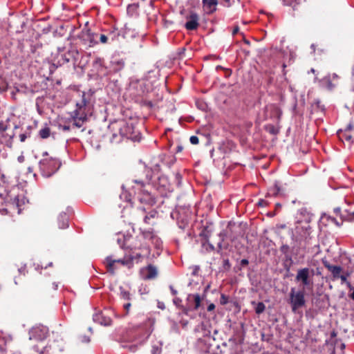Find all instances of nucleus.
I'll return each instance as SVG.
<instances>
[{
	"instance_id": "20",
	"label": "nucleus",
	"mask_w": 354,
	"mask_h": 354,
	"mask_svg": "<svg viewBox=\"0 0 354 354\" xmlns=\"http://www.w3.org/2000/svg\"><path fill=\"white\" fill-rule=\"evenodd\" d=\"M58 225L60 229L68 227V217L66 213H61L58 216Z\"/></svg>"
},
{
	"instance_id": "17",
	"label": "nucleus",
	"mask_w": 354,
	"mask_h": 354,
	"mask_svg": "<svg viewBox=\"0 0 354 354\" xmlns=\"http://www.w3.org/2000/svg\"><path fill=\"white\" fill-rule=\"evenodd\" d=\"M203 4L205 11L211 14L216 11L218 0H203Z\"/></svg>"
},
{
	"instance_id": "19",
	"label": "nucleus",
	"mask_w": 354,
	"mask_h": 354,
	"mask_svg": "<svg viewBox=\"0 0 354 354\" xmlns=\"http://www.w3.org/2000/svg\"><path fill=\"white\" fill-rule=\"evenodd\" d=\"M324 265L331 272L334 279H339L342 272L340 266L331 265L328 261L324 262Z\"/></svg>"
},
{
	"instance_id": "36",
	"label": "nucleus",
	"mask_w": 354,
	"mask_h": 354,
	"mask_svg": "<svg viewBox=\"0 0 354 354\" xmlns=\"http://www.w3.org/2000/svg\"><path fill=\"white\" fill-rule=\"evenodd\" d=\"M80 341L83 343H88L90 342V337L86 335H82L80 337Z\"/></svg>"
},
{
	"instance_id": "50",
	"label": "nucleus",
	"mask_w": 354,
	"mask_h": 354,
	"mask_svg": "<svg viewBox=\"0 0 354 354\" xmlns=\"http://www.w3.org/2000/svg\"><path fill=\"white\" fill-rule=\"evenodd\" d=\"M62 59H63V63H66V62H69V59L66 58L65 55L64 56L62 55Z\"/></svg>"
},
{
	"instance_id": "29",
	"label": "nucleus",
	"mask_w": 354,
	"mask_h": 354,
	"mask_svg": "<svg viewBox=\"0 0 354 354\" xmlns=\"http://www.w3.org/2000/svg\"><path fill=\"white\" fill-rule=\"evenodd\" d=\"M322 81L326 84L327 88L329 90H332L335 87V85L333 84L331 82V79L330 76H326L324 77Z\"/></svg>"
},
{
	"instance_id": "55",
	"label": "nucleus",
	"mask_w": 354,
	"mask_h": 354,
	"mask_svg": "<svg viewBox=\"0 0 354 354\" xmlns=\"http://www.w3.org/2000/svg\"><path fill=\"white\" fill-rule=\"evenodd\" d=\"M210 335V331L207 330L205 332L204 336H209Z\"/></svg>"
},
{
	"instance_id": "15",
	"label": "nucleus",
	"mask_w": 354,
	"mask_h": 354,
	"mask_svg": "<svg viewBox=\"0 0 354 354\" xmlns=\"http://www.w3.org/2000/svg\"><path fill=\"white\" fill-rule=\"evenodd\" d=\"M187 21L185 23V27L187 30H196L199 25L198 15L196 12H192L187 17Z\"/></svg>"
},
{
	"instance_id": "45",
	"label": "nucleus",
	"mask_w": 354,
	"mask_h": 354,
	"mask_svg": "<svg viewBox=\"0 0 354 354\" xmlns=\"http://www.w3.org/2000/svg\"><path fill=\"white\" fill-rule=\"evenodd\" d=\"M199 269H200L199 266H195L194 267L192 274H193L194 275H196V274L198 273V272Z\"/></svg>"
},
{
	"instance_id": "52",
	"label": "nucleus",
	"mask_w": 354,
	"mask_h": 354,
	"mask_svg": "<svg viewBox=\"0 0 354 354\" xmlns=\"http://www.w3.org/2000/svg\"><path fill=\"white\" fill-rule=\"evenodd\" d=\"M182 150H183V147L180 145H178L177 147V152H180V151H182Z\"/></svg>"
},
{
	"instance_id": "7",
	"label": "nucleus",
	"mask_w": 354,
	"mask_h": 354,
	"mask_svg": "<svg viewBox=\"0 0 354 354\" xmlns=\"http://www.w3.org/2000/svg\"><path fill=\"white\" fill-rule=\"evenodd\" d=\"M304 290H296L295 288L290 289L289 303L293 313H296L299 308L304 307L306 304Z\"/></svg>"
},
{
	"instance_id": "57",
	"label": "nucleus",
	"mask_w": 354,
	"mask_h": 354,
	"mask_svg": "<svg viewBox=\"0 0 354 354\" xmlns=\"http://www.w3.org/2000/svg\"><path fill=\"white\" fill-rule=\"evenodd\" d=\"M338 77L336 73H333V79L335 80V79H337Z\"/></svg>"
},
{
	"instance_id": "40",
	"label": "nucleus",
	"mask_w": 354,
	"mask_h": 354,
	"mask_svg": "<svg viewBox=\"0 0 354 354\" xmlns=\"http://www.w3.org/2000/svg\"><path fill=\"white\" fill-rule=\"evenodd\" d=\"M131 306V304L130 302L124 304L123 307L126 310V314H128Z\"/></svg>"
},
{
	"instance_id": "5",
	"label": "nucleus",
	"mask_w": 354,
	"mask_h": 354,
	"mask_svg": "<svg viewBox=\"0 0 354 354\" xmlns=\"http://www.w3.org/2000/svg\"><path fill=\"white\" fill-rule=\"evenodd\" d=\"M314 270L308 268H304L297 270L295 280L299 282L304 289H311L313 285V276Z\"/></svg>"
},
{
	"instance_id": "51",
	"label": "nucleus",
	"mask_w": 354,
	"mask_h": 354,
	"mask_svg": "<svg viewBox=\"0 0 354 354\" xmlns=\"http://www.w3.org/2000/svg\"><path fill=\"white\" fill-rule=\"evenodd\" d=\"M24 157L23 156H20L18 157L19 162H22L24 161Z\"/></svg>"
},
{
	"instance_id": "48",
	"label": "nucleus",
	"mask_w": 354,
	"mask_h": 354,
	"mask_svg": "<svg viewBox=\"0 0 354 354\" xmlns=\"http://www.w3.org/2000/svg\"><path fill=\"white\" fill-rule=\"evenodd\" d=\"M176 179L178 180V185H180V184L181 176H180V175L178 173H177L176 174Z\"/></svg>"
},
{
	"instance_id": "39",
	"label": "nucleus",
	"mask_w": 354,
	"mask_h": 354,
	"mask_svg": "<svg viewBox=\"0 0 354 354\" xmlns=\"http://www.w3.org/2000/svg\"><path fill=\"white\" fill-rule=\"evenodd\" d=\"M258 205L261 207H266L268 205V203L266 201L263 199H260L258 202Z\"/></svg>"
},
{
	"instance_id": "27",
	"label": "nucleus",
	"mask_w": 354,
	"mask_h": 354,
	"mask_svg": "<svg viewBox=\"0 0 354 354\" xmlns=\"http://www.w3.org/2000/svg\"><path fill=\"white\" fill-rule=\"evenodd\" d=\"M111 37V40H114L115 39V35L113 34V33H110L109 35V36H106L105 35H100L99 36V39H100V41L102 44H106L108 40H109V38Z\"/></svg>"
},
{
	"instance_id": "56",
	"label": "nucleus",
	"mask_w": 354,
	"mask_h": 354,
	"mask_svg": "<svg viewBox=\"0 0 354 354\" xmlns=\"http://www.w3.org/2000/svg\"><path fill=\"white\" fill-rule=\"evenodd\" d=\"M332 220H333V221H334V222H335V223L337 225H338V226H339V225H340V224H339V223L336 221V219H335V218H333Z\"/></svg>"
},
{
	"instance_id": "24",
	"label": "nucleus",
	"mask_w": 354,
	"mask_h": 354,
	"mask_svg": "<svg viewBox=\"0 0 354 354\" xmlns=\"http://www.w3.org/2000/svg\"><path fill=\"white\" fill-rule=\"evenodd\" d=\"M120 295L122 299L130 301L131 299V295L128 290H124V288L120 287Z\"/></svg>"
},
{
	"instance_id": "14",
	"label": "nucleus",
	"mask_w": 354,
	"mask_h": 354,
	"mask_svg": "<svg viewBox=\"0 0 354 354\" xmlns=\"http://www.w3.org/2000/svg\"><path fill=\"white\" fill-rule=\"evenodd\" d=\"M140 273L142 279L145 280L154 279L156 277L158 274L156 268L152 265H149L142 268L140 270Z\"/></svg>"
},
{
	"instance_id": "61",
	"label": "nucleus",
	"mask_w": 354,
	"mask_h": 354,
	"mask_svg": "<svg viewBox=\"0 0 354 354\" xmlns=\"http://www.w3.org/2000/svg\"><path fill=\"white\" fill-rule=\"evenodd\" d=\"M54 287H55V289H57V285L54 284Z\"/></svg>"
},
{
	"instance_id": "9",
	"label": "nucleus",
	"mask_w": 354,
	"mask_h": 354,
	"mask_svg": "<svg viewBox=\"0 0 354 354\" xmlns=\"http://www.w3.org/2000/svg\"><path fill=\"white\" fill-rule=\"evenodd\" d=\"M48 328L44 326H34L29 331V339L36 341L44 340L48 335Z\"/></svg>"
},
{
	"instance_id": "43",
	"label": "nucleus",
	"mask_w": 354,
	"mask_h": 354,
	"mask_svg": "<svg viewBox=\"0 0 354 354\" xmlns=\"http://www.w3.org/2000/svg\"><path fill=\"white\" fill-rule=\"evenodd\" d=\"M249 263V261L246 259H243L241 261V266H247Z\"/></svg>"
},
{
	"instance_id": "2",
	"label": "nucleus",
	"mask_w": 354,
	"mask_h": 354,
	"mask_svg": "<svg viewBox=\"0 0 354 354\" xmlns=\"http://www.w3.org/2000/svg\"><path fill=\"white\" fill-rule=\"evenodd\" d=\"M91 94L83 92L81 100L76 103V109L72 113V118L74 120L73 126L80 128L87 120V115L91 111Z\"/></svg>"
},
{
	"instance_id": "46",
	"label": "nucleus",
	"mask_w": 354,
	"mask_h": 354,
	"mask_svg": "<svg viewBox=\"0 0 354 354\" xmlns=\"http://www.w3.org/2000/svg\"><path fill=\"white\" fill-rule=\"evenodd\" d=\"M334 212L337 214V215H339L340 216V214H342V212H341V208L340 207H336L334 209Z\"/></svg>"
},
{
	"instance_id": "1",
	"label": "nucleus",
	"mask_w": 354,
	"mask_h": 354,
	"mask_svg": "<svg viewBox=\"0 0 354 354\" xmlns=\"http://www.w3.org/2000/svg\"><path fill=\"white\" fill-rule=\"evenodd\" d=\"M109 128L113 132L112 142H120V138H127L133 141H140L141 138L140 133L135 131L133 123L124 120L111 122Z\"/></svg>"
},
{
	"instance_id": "37",
	"label": "nucleus",
	"mask_w": 354,
	"mask_h": 354,
	"mask_svg": "<svg viewBox=\"0 0 354 354\" xmlns=\"http://www.w3.org/2000/svg\"><path fill=\"white\" fill-rule=\"evenodd\" d=\"M126 347L131 352H135L136 351L137 348H138V346L136 344H132V345H129V346H126Z\"/></svg>"
},
{
	"instance_id": "13",
	"label": "nucleus",
	"mask_w": 354,
	"mask_h": 354,
	"mask_svg": "<svg viewBox=\"0 0 354 354\" xmlns=\"http://www.w3.org/2000/svg\"><path fill=\"white\" fill-rule=\"evenodd\" d=\"M10 120L8 118L6 120L0 121V135L5 140L6 142H10L14 137V133H8L7 131L10 129L9 124Z\"/></svg>"
},
{
	"instance_id": "60",
	"label": "nucleus",
	"mask_w": 354,
	"mask_h": 354,
	"mask_svg": "<svg viewBox=\"0 0 354 354\" xmlns=\"http://www.w3.org/2000/svg\"><path fill=\"white\" fill-rule=\"evenodd\" d=\"M126 200L128 201H131V199L129 198H127V197H126Z\"/></svg>"
},
{
	"instance_id": "38",
	"label": "nucleus",
	"mask_w": 354,
	"mask_h": 354,
	"mask_svg": "<svg viewBox=\"0 0 354 354\" xmlns=\"http://www.w3.org/2000/svg\"><path fill=\"white\" fill-rule=\"evenodd\" d=\"M349 276V273H347L345 274H340V277H339V279H341L342 283L347 281V277Z\"/></svg>"
},
{
	"instance_id": "18",
	"label": "nucleus",
	"mask_w": 354,
	"mask_h": 354,
	"mask_svg": "<svg viewBox=\"0 0 354 354\" xmlns=\"http://www.w3.org/2000/svg\"><path fill=\"white\" fill-rule=\"evenodd\" d=\"M187 301L194 310H198L201 306V299L198 294H189L187 297Z\"/></svg>"
},
{
	"instance_id": "54",
	"label": "nucleus",
	"mask_w": 354,
	"mask_h": 354,
	"mask_svg": "<svg viewBox=\"0 0 354 354\" xmlns=\"http://www.w3.org/2000/svg\"><path fill=\"white\" fill-rule=\"evenodd\" d=\"M149 219V217L148 216H145L144 218V221L145 223H148V220Z\"/></svg>"
},
{
	"instance_id": "6",
	"label": "nucleus",
	"mask_w": 354,
	"mask_h": 354,
	"mask_svg": "<svg viewBox=\"0 0 354 354\" xmlns=\"http://www.w3.org/2000/svg\"><path fill=\"white\" fill-rule=\"evenodd\" d=\"M136 186L132 187L133 192L138 195V198L141 203L152 205L155 200L150 193L145 189V185L142 181L135 180Z\"/></svg>"
},
{
	"instance_id": "10",
	"label": "nucleus",
	"mask_w": 354,
	"mask_h": 354,
	"mask_svg": "<svg viewBox=\"0 0 354 354\" xmlns=\"http://www.w3.org/2000/svg\"><path fill=\"white\" fill-rule=\"evenodd\" d=\"M79 37L84 45L89 47L93 46L98 43L97 39L98 35L92 32L90 30H83L80 34Z\"/></svg>"
},
{
	"instance_id": "28",
	"label": "nucleus",
	"mask_w": 354,
	"mask_h": 354,
	"mask_svg": "<svg viewBox=\"0 0 354 354\" xmlns=\"http://www.w3.org/2000/svg\"><path fill=\"white\" fill-rule=\"evenodd\" d=\"M266 309V306L263 302H259L256 304L255 312L257 314L262 313Z\"/></svg>"
},
{
	"instance_id": "3",
	"label": "nucleus",
	"mask_w": 354,
	"mask_h": 354,
	"mask_svg": "<svg viewBox=\"0 0 354 354\" xmlns=\"http://www.w3.org/2000/svg\"><path fill=\"white\" fill-rule=\"evenodd\" d=\"M61 163L57 158H44L39 161V169L44 177H50L60 167Z\"/></svg>"
},
{
	"instance_id": "32",
	"label": "nucleus",
	"mask_w": 354,
	"mask_h": 354,
	"mask_svg": "<svg viewBox=\"0 0 354 354\" xmlns=\"http://www.w3.org/2000/svg\"><path fill=\"white\" fill-rule=\"evenodd\" d=\"M220 303L221 305H225L228 303V297L222 294L220 298Z\"/></svg>"
},
{
	"instance_id": "33",
	"label": "nucleus",
	"mask_w": 354,
	"mask_h": 354,
	"mask_svg": "<svg viewBox=\"0 0 354 354\" xmlns=\"http://www.w3.org/2000/svg\"><path fill=\"white\" fill-rule=\"evenodd\" d=\"M102 65H103V59L100 57H97L94 61V66H102Z\"/></svg>"
},
{
	"instance_id": "8",
	"label": "nucleus",
	"mask_w": 354,
	"mask_h": 354,
	"mask_svg": "<svg viewBox=\"0 0 354 354\" xmlns=\"http://www.w3.org/2000/svg\"><path fill=\"white\" fill-rule=\"evenodd\" d=\"M134 257L132 256H129L128 257H124L123 259H114L111 256H109L106 258L105 263L106 264L107 269L109 272L112 274L114 273V264L115 263H120L122 266H127L128 268H131L133 267V261Z\"/></svg>"
},
{
	"instance_id": "31",
	"label": "nucleus",
	"mask_w": 354,
	"mask_h": 354,
	"mask_svg": "<svg viewBox=\"0 0 354 354\" xmlns=\"http://www.w3.org/2000/svg\"><path fill=\"white\" fill-rule=\"evenodd\" d=\"M341 132H342V135L339 134V136L341 138H344L346 140L349 141V142L351 141V139H352L351 135L347 134L346 132L343 133L342 131H341Z\"/></svg>"
},
{
	"instance_id": "47",
	"label": "nucleus",
	"mask_w": 354,
	"mask_h": 354,
	"mask_svg": "<svg viewBox=\"0 0 354 354\" xmlns=\"http://www.w3.org/2000/svg\"><path fill=\"white\" fill-rule=\"evenodd\" d=\"M239 31V28L238 26L234 27V28L232 30V35H234L236 33H238Z\"/></svg>"
},
{
	"instance_id": "11",
	"label": "nucleus",
	"mask_w": 354,
	"mask_h": 354,
	"mask_svg": "<svg viewBox=\"0 0 354 354\" xmlns=\"http://www.w3.org/2000/svg\"><path fill=\"white\" fill-rule=\"evenodd\" d=\"M155 324V321L153 319L149 318L148 319L144 326V332L142 333V335H139L137 337V342L142 344L143 342H145L150 336L151 333L153 330V326Z\"/></svg>"
},
{
	"instance_id": "34",
	"label": "nucleus",
	"mask_w": 354,
	"mask_h": 354,
	"mask_svg": "<svg viewBox=\"0 0 354 354\" xmlns=\"http://www.w3.org/2000/svg\"><path fill=\"white\" fill-rule=\"evenodd\" d=\"M190 142L193 145H197L198 143V138L196 136H192L190 137Z\"/></svg>"
},
{
	"instance_id": "58",
	"label": "nucleus",
	"mask_w": 354,
	"mask_h": 354,
	"mask_svg": "<svg viewBox=\"0 0 354 354\" xmlns=\"http://www.w3.org/2000/svg\"><path fill=\"white\" fill-rule=\"evenodd\" d=\"M311 48L313 50V51L315 50V44H312L311 45Z\"/></svg>"
},
{
	"instance_id": "35",
	"label": "nucleus",
	"mask_w": 354,
	"mask_h": 354,
	"mask_svg": "<svg viewBox=\"0 0 354 354\" xmlns=\"http://www.w3.org/2000/svg\"><path fill=\"white\" fill-rule=\"evenodd\" d=\"M70 129H71V127L68 125L59 124V129L62 130L63 131H67L70 130Z\"/></svg>"
},
{
	"instance_id": "22",
	"label": "nucleus",
	"mask_w": 354,
	"mask_h": 354,
	"mask_svg": "<svg viewBox=\"0 0 354 354\" xmlns=\"http://www.w3.org/2000/svg\"><path fill=\"white\" fill-rule=\"evenodd\" d=\"M340 217L344 221H354V211L350 212L347 209H344L342 214H340Z\"/></svg>"
},
{
	"instance_id": "53",
	"label": "nucleus",
	"mask_w": 354,
	"mask_h": 354,
	"mask_svg": "<svg viewBox=\"0 0 354 354\" xmlns=\"http://www.w3.org/2000/svg\"><path fill=\"white\" fill-rule=\"evenodd\" d=\"M171 290L174 295L177 294V291L176 290H174L172 287H171Z\"/></svg>"
},
{
	"instance_id": "4",
	"label": "nucleus",
	"mask_w": 354,
	"mask_h": 354,
	"mask_svg": "<svg viewBox=\"0 0 354 354\" xmlns=\"http://www.w3.org/2000/svg\"><path fill=\"white\" fill-rule=\"evenodd\" d=\"M6 207L3 209L6 213L16 211L17 214H20L21 206L26 203V199L23 196H19L11 192L8 193L6 198Z\"/></svg>"
},
{
	"instance_id": "12",
	"label": "nucleus",
	"mask_w": 354,
	"mask_h": 354,
	"mask_svg": "<svg viewBox=\"0 0 354 354\" xmlns=\"http://www.w3.org/2000/svg\"><path fill=\"white\" fill-rule=\"evenodd\" d=\"M266 118H270L279 121L282 115L281 109L276 104H269L266 107Z\"/></svg>"
},
{
	"instance_id": "44",
	"label": "nucleus",
	"mask_w": 354,
	"mask_h": 354,
	"mask_svg": "<svg viewBox=\"0 0 354 354\" xmlns=\"http://www.w3.org/2000/svg\"><path fill=\"white\" fill-rule=\"evenodd\" d=\"M27 136L24 133H21L19 135V139L21 142H24L26 139Z\"/></svg>"
},
{
	"instance_id": "41",
	"label": "nucleus",
	"mask_w": 354,
	"mask_h": 354,
	"mask_svg": "<svg viewBox=\"0 0 354 354\" xmlns=\"http://www.w3.org/2000/svg\"><path fill=\"white\" fill-rule=\"evenodd\" d=\"M348 286L351 290H352V292L350 294V297L354 300V288L351 286L350 283L348 282Z\"/></svg>"
},
{
	"instance_id": "64",
	"label": "nucleus",
	"mask_w": 354,
	"mask_h": 354,
	"mask_svg": "<svg viewBox=\"0 0 354 354\" xmlns=\"http://www.w3.org/2000/svg\"><path fill=\"white\" fill-rule=\"evenodd\" d=\"M48 155V153L47 152H44V156H47Z\"/></svg>"
},
{
	"instance_id": "49",
	"label": "nucleus",
	"mask_w": 354,
	"mask_h": 354,
	"mask_svg": "<svg viewBox=\"0 0 354 354\" xmlns=\"http://www.w3.org/2000/svg\"><path fill=\"white\" fill-rule=\"evenodd\" d=\"M353 125H352L351 124H349L346 127V129H345V131H350V130L353 129Z\"/></svg>"
},
{
	"instance_id": "26",
	"label": "nucleus",
	"mask_w": 354,
	"mask_h": 354,
	"mask_svg": "<svg viewBox=\"0 0 354 354\" xmlns=\"http://www.w3.org/2000/svg\"><path fill=\"white\" fill-rule=\"evenodd\" d=\"M280 192V187L279 185L276 183L273 187L270 188L268 190V194L270 196H277Z\"/></svg>"
},
{
	"instance_id": "63",
	"label": "nucleus",
	"mask_w": 354,
	"mask_h": 354,
	"mask_svg": "<svg viewBox=\"0 0 354 354\" xmlns=\"http://www.w3.org/2000/svg\"><path fill=\"white\" fill-rule=\"evenodd\" d=\"M312 73H315V69L312 68L310 71Z\"/></svg>"
},
{
	"instance_id": "16",
	"label": "nucleus",
	"mask_w": 354,
	"mask_h": 354,
	"mask_svg": "<svg viewBox=\"0 0 354 354\" xmlns=\"http://www.w3.org/2000/svg\"><path fill=\"white\" fill-rule=\"evenodd\" d=\"M93 319L95 323L103 326H110L111 324V319L109 317L104 316L102 313H97L93 315Z\"/></svg>"
},
{
	"instance_id": "59",
	"label": "nucleus",
	"mask_w": 354,
	"mask_h": 354,
	"mask_svg": "<svg viewBox=\"0 0 354 354\" xmlns=\"http://www.w3.org/2000/svg\"><path fill=\"white\" fill-rule=\"evenodd\" d=\"M178 300H179V299H178V298H176V299H175L174 300V303H176V302H178Z\"/></svg>"
},
{
	"instance_id": "23",
	"label": "nucleus",
	"mask_w": 354,
	"mask_h": 354,
	"mask_svg": "<svg viewBox=\"0 0 354 354\" xmlns=\"http://www.w3.org/2000/svg\"><path fill=\"white\" fill-rule=\"evenodd\" d=\"M162 348V342L161 341H156L152 343L151 345V354H161Z\"/></svg>"
},
{
	"instance_id": "21",
	"label": "nucleus",
	"mask_w": 354,
	"mask_h": 354,
	"mask_svg": "<svg viewBox=\"0 0 354 354\" xmlns=\"http://www.w3.org/2000/svg\"><path fill=\"white\" fill-rule=\"evenodd\" d=\"M159 185L162 187V189L171 192L173 190L170 183L168 182L167 176H162L159 178Z\"/></svg>"
},
{
	"instance_id": "25",
	"label": "nucleus",
	"mask_w": 354,
	"mask_h": 354,
	"mask_svg": "<svg viewBox=\"0 0 354 354\" xmlns=\"http://www.w3.org/2000/svg\"><path fill=\"white\" fill-rule=\"evenodd\" d=\"M50 130L49 127H44L39 131V135L41 138H47L50 136Z\"/></svg>"
},
{
	"instance_id": "42",
	"label": "nucleus",
	"mask_w": 354,
	"mask_h": 354,
	"mask_svg": "<svg viewBox=\"0 0 354 354\" xmlns=\"http://www.w3.org/2000/svg\"><path fill=\"white\" fill-rule=\"evenodd\" d=\"M215 308V305L212 303L209 304L207 306V311H212Z\"/></svg>"
},
{
	"instance_id": "30",
	"label": "nucleus",
	"mask_w": 354,
	"mask_h": 354,
	"mask_svg": "<svg viewBox=\"0 0 354 354\" xmlns=\"http://www.w3.org/2000/svg\"><path fill=\"white\" fill-rule=\"evenodd\" d=\"M142 236L145 239H155V235L153 232L149 230L142 231Z\"/></svg>"
},
{
	"instance_id": "62",
	"label": "nucleus",
	"mask_w": 354,
	"mask_h": 354,
	"mask_svg": "<svg viewBox=\"0 0 354 354\" xmlns=\"http://www.w3.org/2000/svg\"><path fill=\"white\" fill-rule=\"evenodd\" d=\"M245 42L246 44H250V42H249L248 40H245Z\"/></svg>"
}]
</instances>
